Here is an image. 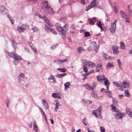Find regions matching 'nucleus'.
<instances>
[{"mask_svg":"<svg viewBox=\"0 0 132 132\" xmlns=\"http://www.w3.org/2000/svg\"><path fill=\"white\" fill-rule=\"evenodd\" d=\"M43 5L42 6V8L43 10L46 11L47 13L52 14L54 13V11L48 4L47 2L45 1L43 2Z\"/></svg>","mask_w":132,"mask_h":132,"instance_id":"nucleus-1","label":"nucleus"},{"mask_svg":"<svg viewBox=\"0 0 132 132\" xmlns=\"http://www.w3.org/2000/svg\"><path fill=\"white\" fill-rule=\"evenodd\" d=\"M57 31L61 34V37L62 38H65L66 35V32L63 27H61L60 24L56 23L55 25Z\"/></svg>","mask_w":132,"mask_h":132,"instance_id":"nucleus-2","label":"nucleus"},{"mask_svg":"<svg viewBox=\"0 0 132 132\" xmlns=\"http://www.w3.org/2000/svg\"><path fill=\"white\" fill-rule=\"evenodd\" d=\"M25 75L23 73H21L18 77V81L20 85H24L25 83L23 80L25 77Z\"/></svg>","mask_w":132,"mask_h":132,"instance_id":"nucleus-3","label":"nucleus"},{"mask_svg":"<svg viewBox=\"0 0 132 132\" xmlns=\"http://www.w3.org/2000/svg\"><path fill=\"white\" fill-rule=\"evenodd\" d=\"M117 21V19H116L114 22L111 23V26L109 29V30L111 32L114 33L116 29V24Z\"/></svg>","mask_w":132,"mask_h":132,"instance_id":"nucleus-4","label":"nucleus"},{"mask_svg":"<svg viewBox=\"0 0 132 132\" xmlns=\"http://www.w3.org/2000/svg\"><path fill=\"white\" fill-rule=\"evenodd\" d=\"M91 44L93 45L92 48L93 50L96 52H97L99 48V45L97 43L95 42H92L91 43Z\"/></svg>","mask_w":132,"mask_h":132,"instance_id":"nucleus-5","label":"nucleus"},{"mask_svg":"<svg viewBox=\"0 0 132 132\" xmlns=\"http://www.w3.org/2000/svg\"><path fill=\"white\" fill-rule=\"evenodd\" d=\"M15 57H14L13 63L14 64L16 65H17L19 62V60H21L22 58L21 57L18 55L17 56H15Z\"/></svg>","mask_w":132,"mask_h":132,"instance_id":"nucleus-6","label":"nucleus"},{"mask_svg":"<svg viewBox=\"0 0 132 132\" xmlns=\"http://www.w3.org/2000/svg\"><path fill=\"white\" fill-rule=\"evenodd\" d=\"M8 11V10L4 6L2 5L0 7V12L2 14H5L7 13Z\"/></svg>","mask_w":132,"mask_h":132,"instance_id":"nucleus-7","label":"nucleus"},{"mask_svg":"<svg viewBox=\"0 0 132 132\" xmlns=\"http://www.w3.org/2000/svg\"><path fill=\"white\" fill-rule=\"evenodd\" d=\"M116 114H115V118L116 119H119L122 118L124 116L121 113H120L119 111H115Z\"/></svg>","mask_w":132,"mask_h":132,"instance_id":"nucleus-8","label":"nucleus"},{"mask_svg":"<svg viewBox=\"0 0 132 132\" xmlns=\"http://www.w3.org/2000/svg\"><path fill=\"white\" fill-rule=\"evenodd\" d=\"M67 59H64L63 60L58 59V60H56L54 61V62L56 64L60 65L61 64H62L65 62H67Z\"/></svg>","mask_w":132,"mask_h":132,"instance_id":"nucleus-9","label":"nucleus"},{"mask_svg":"<svg viewBox=\"0 0 132 132\" xmlns=\"http://www.w3.org/2000/svg\"><path fill=\"white\" fill-rule=\"evenodd\" d=\"M102 65L101 64L98 63L96 66V67L95 71L96 72H97L99 71L102 72L103 71L102 69H101Z\"/></svg>","mask_w":132,"mask_h":132,"instance_id":"nucleus-10","label":"nucleus"},{"mask_svg":"<svg viewBox=\"0 0 132 132\" xmlns=\"http://www.w3.org/2000/svg\"><path fill=\"white\" fill-rule=\"evenodd\" d=\"M89 21L88 23L92 25H94L96 21V19L95 17H93V18H89L88 19Z\"/></svg>","mask_w":132,"mask_h":132,"instance_id":"nucleus-11","label":"nucleus"},{"mask_svg":"<svg viewBox=\"0 0 132 132\" xmlns=\"http://www.w3.org/2000/svg\"><path fill=\"white\" fill-rule=\"evenodd\" d=\"M122 84L123 85V87L125 88H128L130 85V84L129 83L125 81H123Z\"/></svg>","mask_w":132,"mask_h":132,"instance_id":"nucleus-12","label":"nucleus"},{"mask_svg":"<svg viewBox=\"0 0 132 132\" xmlns=\"http://www.w3.org/2000/svg\"><path fill=\"white\" fill-rule=\"evenodd\" d=\"M88 66L89 68L92 67L95 65V64L92 62L87 61Z\"/></svg>","mask_w":132,"mask_h":132,"instance_id":"nucleus-13","label":"nucleus"},{"mask_svg":"<svg viewBox=\"0 0 132 132\" xmlns=\"http://www.w3.org/2000/svg\"><path fill=\"white\" fill-rule=\"evenodd\" d=\"M90 95L91 96L94 98H97V93L95 91L91 93Z\"/></svg>","mask_w":132,"mask_h":132,"instance_id":"nucleus-14","label":"nucleus"},{"mask_svg":"<svg viewBox=\"0 0 132 132\" xmlns=\"http://www.w3.org/2000/svg\"><path fill=\"white\" fill-rule=\"evenodd\" d=\"M96 24L100 28L101 31H103V28L102 27V24H101V21H97L96 23Z\"/></svg>","mask_w":132,"mask_h":132,"instance_id":"nucleus-15","label":"nucleus"},{"mask_svg":"<svg viewBox=\"0 0 132 132\" xmlns=\"http://www.w3.org/2000/svg\"><path fill=\"white\" fill-rule=\"evenodd\" d=\"M70 85V83L69 82H67L64 84V90H66L69 88V86Z\"/></svg>","mask_w":132,"mask_h":132,"instance_id":"nucleus-16","label":"nucleus"},{"mask_svg":"<svg viewBox=\"0 0 132 132\" xmlns=\"http://www.w3.org/2000/svg\"><path fill=\"white\" fill-rule=\"evenodd\" d=\"M82 63V67H87V65H88L87 61L85 60H83Z\"/></svg>","mask_w":132,"mask_h":132,"instance_id":"nucleus-17","label":"nucleus"},{"mask_svg":"<svg viewBox=\"0 0 132 132\" xmlns=\"http://www.w3.org/2000/svg\"><path fill=\"white\" fill-rule=\"evenodd\" d=\"M124 94L125 96L128 97H130V96L128 90L127 89L125 90Z\"/></svg>","mask_w":132,"mask_h":132,"instance_id":"nucleus-18","label":"nucleus"},{"mask_svg":"<svg viewBox=\"0 0 132 132\" xmlns=\"http://www.w3.org/2000/svg\"><path fill=\"white\" fill-rule=\"evenodd\" d=\"M56 70L59 71L61 72H64L66 71L67 69L65 68H59L56 69Z\"/></svg>","mask_w":132,"mask_h":132,"instance_id":"nucleus-19","label":"nucleus"},{"mask_svg":"<svg viewBox=\"0 0 132 132\" xmlns=\"http://www.w3.org/2000/svg\"><path fill=\"white\" fill-rule=\"evenodd\" d=\"M48 24L47 25H45L44 26L45 29L46 30L48 31L50 29V27L51 26L50 25V24L49 23H48Z\"/></svg>","mask_w":132,"mask_h":132,"instance_id":"nucleus-20","label":"nucleus"},{"mask_svg":"<svg viewBox=\"0 0 132 132\" xmlns=\"http://www.w3.org/2000/svg\"><path fill=\"white\" fill-rule=\"evenodd\" d=\"M21 26L22 27V29L23 31L29 28V26L28 25L24 24H23Z\"/></svg>","mask_w":132,"mask_h":132,"instance_id":"nucleus-21","label":"nucleus"},{"mask_svg":"<svg viewBox=\"0 0 132 132\" xmlns=\"http://www.w3.org/2000/svg\"><path fill=\"white\" fill-rule=\"evenodd\" d=\"M8 55L12 58H14V57H15V56H17L16 55L14 54L12 52L8 53Z\"/></svg>","mask_w":132,"mask_h":132,"instance_id":"nucleus-22","label":"nucleus"},{"mask_svg":"<svg viewBox=\"0 0 132 132\" xmlns=\"http://www.w3.org/2000/svg\"><path fill=\"white\" fill-rule=\"evenodd\" d=\"M33 122L34 123L33 129L36 132H37L38 131V129L36 123L35 121H33Z\"/></svg>","mask_w":132,"mask_h":132,"instance_id":"nucleus-23","label":"nucleus"},{"mask_svg":"<svg viewBox=\"0 0 132 132\" xmlns=\"http://www.w3.org/2000/svg\"><path fill=\"white\" fill-rule=\"evenodd\" d=\"M41 19H43L44 21L47 23L49 21V20L47 19V18L45 15H43V16H42Z\"/></svg>","mask_w":132,"mask_h":132,"instance_id":"nucleus-24","label":"nucleus"},{"mask_svg":"<svg viewBox=\"0 0 132 132\" xmlns=\"http://www.w3.org/2000/svg\"><path fill=\"white\" fill-rule=\"evenodd\" d=\"M97 0H93V1L91 3V5H92V6L93 7H94L96 6V2Z\"/></svg>","mask_w":132,"mask_h":132,"instance_id":"nucleus-25","label":"nucleus"},{"mask_svg":"<svg viewBox=\"0 0 132 132\" xmlns=\"http://www.w3.org/2000/svg\"><path fill=\"white\" fill-rule=\"evenodd\" d=\"M106 93H107L106 95L109 97V98H112V96L111 95L112 93L110 91H106Z\"/></svg>","mask_w":132,"mask_h":132,"instance_id":"nucleus-26","label":"nucleus"},{"mask_svg":"<svg viewBox=\"0 0 132 132\" xmlns=\"http://www.w3.org/2000/svg\"><path fill=\"white\" fill-rule=\"evenodd\" d=\"M120 47L122 49L124 50L125 49V44L122 42L120 43Z\"/></svg>","mask_w":132,"mask_h":132,"instance_id":"nucleus-27","label":"nucleus"},{"mask_svg":"<svg viewBox=\"0 0 132 132\" xmlns=\"http://www.w3.org/2000/svg\"><path fill=\"white\" fill-rule=\"evenodd\" d=\"M12 47L15 48L17 44L15 43V41L14 40H12Z\"/></svg>","mask_w":132,"mask_h":132,"instance_id":"nucleus-28","label":"nucleus"},{"mask_svg":"<svg viewBox=\"0 0 132 132\" xmlns=\"http://www.w3.org/2000/svg\"><path fill=\"white\" fill-rule=\"evenodd\" d=\"M113 54H117L119 52V51H118V49L117 48H113Z\"/></svg>","mask_w":132,"mask_h":132,"instance_id":"nucleus-29","label":"nucleus"},{"mask_svg":"<svg viewBox=\"0 0 132 132\" xmlns=\"http://www.w3.org/2000/svg\"><path fill=\"white\" fill-rule=\"evenodd\" d=\"M104 84L105 86H107V85H110V84L109 83V81L106 78V79L104 80Z\"/></svg>","mask_w":132,"mask_h":132,"instance_id":"nucleus-30","label":"nucleus"},{"mask_svg":"<svg viewBox=\"0 0 132 132\" xmlns=\"http://www.w3.org/2000/svg\"><path fill=\"white\" fill-rule=\"evenodd\" d=\"M121 15L122 18H124L125 20H127V18H128V16L126 14V13L125 14H122Z\"/></svg>","mask_w":132,"mask_h":132,"instance_id":"nucleus-31","label":"nucleus"},{"mask_svg":"<svg viewBox=\"0 0 132 132\" xmlns=\"http://www.w3.org/2000/svg\"><path fill=\"white\" fill-rule=\"evenodd\" d=\"M121 15L122 18H124L125 20H127V18H128V16L126 14V13L125 14H122Z\"/></svg>","mask_w":132,"mask_h":132,"instance_id":"nucleus-32","label":"nucleus"},{"mask_svg":"<svg viewBox=\"0 0 132 132\" xmlns=\"http://www.w3.org/2000/svg\"><path fill=\"white\" fill-rule=\"evenodd\" d=\"M121 15L122 18H124L125 20H127V18H128V16L126 14V13L125 14H122Z\"/></svg>","mask_w":132,"mask_h":132,"instance_id":"nucleus-33","label":"nucleus"},{"mask_svg":"<svg viewBox=\"0 0 132 132\" xmlns=\"http://www.w3.org/2000/svg\"><path fill=\"white\" fill-rule=\"evenodd\" d=\"M121 15L122 18H124L125 20H127V18H128V16L126 14V13L125 14H122Z\"/></svg>","mask_w":132,"mask_h":132,"instance_id":"nucleus-34","label":"nucleus"},{"mask_svg":"<svg viewBox=\"0 0 132 132\" xmlns=\"http://www.w3.org/2000/svg\"><path fill=\"white\" fill-rule=\"evenodd\" d=\"M121 15L122 18H124L125 20H127V18H128V16L126 14V13L125 14H122Z\"/></svg>","mask_w":132,"mask_h":132,"instance_id":"nucleus-35","label":"nucleus"},{"mask_svg":"<svg viewBox=\"0 0 132 132\" xmlns=\"http://www.w3.org/2000/svg\"><path fill=\"white\" fill-rule=\"evenodd\" d=\"M59 95V94L57 93H53L52 94V96L53 97L57 98L58 96Z\"/></svg>","mask_w":132,"mask_h":132,"instance_id":"nucleus-36","label":"nucleus"},{"mask_svg":"<svg viewBox=\"0 0 132 132\" xmlns=\"http://www.w3.org/2000/svg\"><path fill=\"white\" fill-rule=\"evenodd\" d=\"M97 80L98 81H100L101 80H103V77H102V76L98 75L97 76Z\"/></svg>","mask_w":132,"mask_h":132,"instance_id":"nucleus-37","label":"nucleus"},{"mask_svg":"<svg viewBox=\"0 0 132 132\" xmlns=\"http://www.w3.org/2000/svg\"><path fill=\"white\" fill-rule=\"evenodd\" d=\"M90 34L88 32H84V37H87L90 36Z\"/></svg>","mask_w":132,"mask_h":132,"instance_id":"nucleus-38","label":"nucleus"},{"mask_svg":"<svg viewBox=\"0 0 132 132\" xmlns=\"http://www.w3.org/2000/svg\"><path fill=\"white\" fill-rule=\"evenodd\" d=\"M103 56L105 57V59H107L108 58L110 59L109 57H110V56H109L108 57V55L104 53H103Z\"/></svg>","mask_w":132,"mask_h":132,"instance_id":"nucleus-39","label":"nucleus"},{"mask_svg":"<svg viewBox=\"0 0 132 132\" xmlns=\"http://www.w3.org/2000/svg\"><path fill=\"white\" fill-rule=\"evenodd\" d=\"M123 86H122L120 84H118V86L117 87L119 89L121 90L122 91L123 89Z\"/></svg>","mask_w":132,"mask_h":132,"instance_id":"nucleus-40","label":"nucleus"},{"mask_svg":"<svg viewBox=\"0 0 132 132\" xmlns=\"http://www.w3.org/2000/svg\"><path fill=\"white\" fill-rule=\"evenodd\" d=\"M93 8V7L92 6V5H90V4L87 7H86V11H88L91 8Z\"/></svg>","mask_w":132,"mask_h":132,"instance_id":"nucleus-41","label":"nucleus"},{"mask_svg":"<svg viewBox=\"0 0 132 132\" xmlns=\"http://www.w3.org/2000/svg\"><path fill=\"white\" fill-rule=\"evenodd\" d=\"M113 104L115 105H117L118 104V102L117 101H114L113 98L112 100Z\"/></svg>","mask_w":132,"mask_h":132,"instance_id":"nucleus-42","label":"nucleus"},{"mask_svg":"<svg viewBox=\"0 0 132 132\" xmlns=\"http://www.w3.org/2000/svg\"><path fill=\"white\" fill-rule=\"evenodd\" d=\"M17 30L18 31L20 32H23V31L22 29V28L21 26L20 27H19L17 28Z\"/></svg>","mask_w":132,"mask_h":132,"instance_id":"nucleus-43","label":"nucleus"},{"mask_svg":"<svg viewBox=\"0 0 132 132\" xmlns=\"http://www.w3.org/2000/svg\"><path fill=\"white\" fill-rule=\"evenodd\" d=\"M86 118H84L83 120L82 123L85 126H86L87 125V123H86Z\"/></svg>","mask_w":132,"mask_h":132,"instance_id":"nucleus-44","label":"nucleus"},{"mask_svg":"<svg viewBox=\"0 0 132 132\" xmlns=\"http://www.w3.org/2000/svg\"><path fill=\"white\" fill-rule=\"evenodd\" d=\"M111 107H112V110H114V111L113 112H115V111H117L116 110V108L114 106H113L112 105H111Z\"/></svg>","mask_w":132,"mask_h":132,"instance_id":"nucleus-45","label":"nucleus"},{"mask_svg":"<svg viewBox=\"0 0 132 132\" xmlns=\"http://www.w3.org/2000/svg\"><path fill=\"white\" fill-rule=\"evenodd\" d=\"M63 27L65 29V30L66 31H67L68 29V25L67 24H65L63 26Z\"/></svg>","mask_w":132,"mask_h":132,"instance_id":"nucleus-46","label":"nucleus"},{"mask_svg":"<svg viewBox=\"0 0 132 132\" xmlns=\"http://www.w3.org/2000/svg\"><path fill=\"white\" fill-rule=\"evenodd\" d=\"M100 129L101 130V132H105V129L103 127L100 126Z\"/></svg>","mask_w":132,"mask_h":132,"instance_id":"nucleus-47","label":"nucleus"},{"mask_svg":"<svg viewBox=\"0 0 132 132\" xmlns=\"http://www.w3.org/2000/svg\"><path fill=\"white\" fill-rule=\"evenodd\" d=\"M55 102L56 103L55 104V106H59V105H60V104L59 103V102L57 100H56L55 101Z\"/></svg>","mask_w":132,"mask_h":132,"instance_id":"nucleus-48","label":"nucleus"},{"mask_svg":"<svg viewBox=\"0 0 132 132\" xmlns=\"http://www.w3.org/2000/svg\"><path fill=\"white\" fill-rule=\"evenodd\" d=\"M83 68V70L85 72H87L88 71V68L87 67H82Z\"/></svg>","mask_w":132,"mask_h":132,"instance_id":"nucleus-49","label":"nucleus"},{"mask_svg":"<svg viewBox=\"0 0 132 132\" xmlns=\"http://www.w3.org/2000/svg\"><path fill=\"white\" fill-rule=\"evenodd\" d=\"M53 79H55V78L53 76V75H51L48 78V79L49 80Z\"/></svg>","mask_w":132,"mask_h":132,"instance_id":"nucleus-50","label":"nucleus"},{"mask_svg":"<svg viewBox=\"0 0 132 132\" xmlns=\"http://www.w3.org/2000/svg\"><path fill=\"white\" fill-rule=\"evenodd\" d=\"M84 86L87 89H88L90 88V86L87 84H85Z\"/></svg>","mask_w":132,"mask_h":132,"instance_id":"nucleus-51","label":"nucleus"},{"mask_svg":"<svg viewBox=\"0 0 132 132\" xmlns=\"http://www.w3.org/2000/svg\"><path fill=\"white\" fill-rule=\"evenodd\" d=\"M113 85L115 86H118V84H119L117 82H113Z\"/></svg>","mask_w":132,"mask_h":132,"instance_id":"nucleus-52","label":"nucleus"},{"mask_svg":"<svg viewBox=\"0 0 132 132\" xmlns=\"http://www.w3.org/2000/svg\"><path fill=\"white\" fill-rule=\"evenodd\" d=\"M44 106L45 109L46 110H47L48 108V103L47 102H46V105H44Z\"/></svg>","mask_w":132,"mask_h":132,"instance_id":"nucleus-53","label":"nucleus"},{"mask_svg":"<svg viewBox=\"0 0 132 132\" xmlns=\"http://www.w3.org/2000/svg\"><path fill=\"white\" fill-rule=\"evenodd\" d=\"M32 29L33 30L34 32H36L38 30V29L37 27H35L34 28H32Z\"/></svg>","mask_w":132,"mask_h":132,"instance_id":"nucleus-54","label":"nucleus"},{"mask_svg":"<svg viewBox=\"0 0 132 132\" xmlns=\"http://www.w3.org/2000/svg\"><path fill=\"white\" fill-rule=\"evenodd\" d=\"M101 91L102 92H106V90L104 89V88H101L100 89Z\"/></svg>","mask_w":132,"mask_h":132,"instance_id":"nucleus-55","label":"nucleus"},{"mask_svg":"<svg viewBox=\"0 0 132 132\" xmlns=\"http://www.w3.org/2000/svg\"><path fill=\"white\" fill-rule=\"evenodd\" d=\"M27 0L29 2H30L31 1H32L33 3L34 4H35L37 2V0Z\"/></svg>","mask_w":132,"mask_h":132,"instance_id":"nucleus-56","label":"nucleus"},{"mask_svg":"<svg viewBox=\"0 0 132 132\" xmlns=\"http://www.w3.org/2000/svg\"><path fill=\"white\" fill-rule=\"evenodd\" d=\"M56 76L57 77L59 78H61L62 77L61 74H57Z\"/></svg>","mask_w":132,"mask_h":132,"instance_id":"nucleus-57","label":"nucleus"},{"mask_svg":"<svg viewBox=\"0 0 132 132\" xmlns=\"http://www.w3.org/2000/svg\"><path fill=\"white\" fill-rule=\"evenodd\" d=\"M101 108V106H100L98 108L96 111L98 112V113L101 112V109H100V108Z\"/></svg>","mask_w":132,"mask_h":132,"instance_id":"nucleus-58","label":"nucleus"},{"mask_svg":"<svg viewBox=\"0 0 132 132\" xmlns=\"http://www.w3.org/2000/svg\"><path fill=\"white\" fill-rule=\"evenodd\" d=\"M126 112L127 113H128V112L129 113L130 111H131V110L129 108H127L126 110Z\"/></svg>","mask_w":132,"mask_h":132,"instance_id":"nucleus-59","label":"nucleus"},{"mask_svg":"<svg viewBox=\"0 0 132 132\" xmlns=\"http://www.w3.org/2000/svg\"><path fill=\"white\" fill-rule=\"evenodd\" d=\"M114 10L115 11L116 13V14L118 12V10L117 7H115V6L114 7Z\"/></svg>","mask_w":132,"mask_h":132,"instance_id":"nucleus-60","label":"nucleus"},{"mask_svg":"<svg viewBox=\"0 0 132 132\" xmlns=\"http://www.w3.org/2000/svg\"><path fill=\"white\" fill-rule=\"evenodd\" d=\"M42 102L44 105H46V101L45 99H43L42 100Z\"/></svg>","mask_w":132,"mask_h":132,"instance_id":"nucleus-61","label":"nucleus"},{"mask_svg":"<svg viewBox=\"0 0 132 132\" xmlns=\"http://www.w3.org/2000/svg\"><path fill=\"white\" fill-rule=\"evenodd\" d=\"M88 75L87 74V73H85L84 74L83 76L84 77L83 78V80L84 81L87 78L86 76L85 77V75Z\"/></svg>","mask_w":132,"mask_h":132,"instance_id":"nucleus-62","label":"nucleus"},{"mask_svg":"<svg viewBox=\"0 0 132 132\" xmlns=\"http://www.w3.org/2000/svg\"><path fill=\"white\" fill-rule=\"evenodd\" d=\"M118 97L120 99H121L123 97V94H121L118 95Z\"/></svg>","mask_w":132,"mask_h":132,"instance_id":"nucleus-63","label":"nucleus"},{"mask_svg":"<svg viewBox=\"0 0 132 132\" xmlns=\"http://www.w3.org/2000/svg\"><path fill=\"white\" fill-rule=\"evenodd\" d=\"M128 116L132 118V112L130 111L128 114Z\"/></svg>","mask_w":132,"mask_h":132,"instance_id":"nucleus-64","label":"nucleus"}]
</instances>
